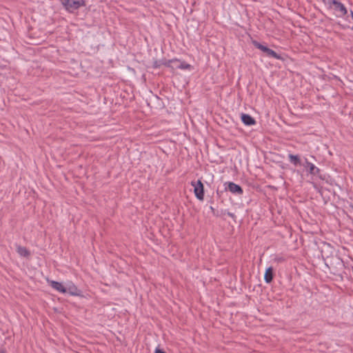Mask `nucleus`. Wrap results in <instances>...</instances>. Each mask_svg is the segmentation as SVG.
<instances>
[{"label": "nucleus", "instance_id": "1", "mask_svg": "<svg viewBox=\"0 0 353 353\" xmlns=\"http://www.w3.org/2000/svg\"><path fill=\"white\" fill-rule=\"evenodd\" d=\"M62 5L70 12H72L83 5V0H60Z\"/></svg>", "mask_w": 353, "mask_h": 353}, {"label": "nucleus", "instance_id": "3", "mask_svg": "<svg viewBox=\"0 0 353 353\" xmlns=\"http://www.w3.org/2000/svg\"><path fill=\"white\" fill-rule=\"evenodd\" d=\"M192 185L194 187V192L196 197L202 201L203 199V185L202 182L199 180L196 182H192Z\"/></svg>", "mask_w": 353, "mask_h": 353}, {"label": "nucleus", "instance_id": "9", "mask_svg": "<svg viewBox=\"0 0 353 353\" xmlns=\"http://www.w3.org/2000/svg\"><path fill=\"white\" fill-rule=\"evenodd\" d=\"M241 120L245 125H252L255 123L254 119L249 114H242Z\"/></svg>", "mask_w": 353, "mask_h": 353}, {"label": "nucleus", "instance_id": "15", "mask_svg": "<svg viewBox=\"0 0 353 353\" xmlns=\"http://www.w3.org/2000/svg\"><path fill=\"white\" fill-rule=\"evenodd\" d=\"M228 215H229L230 216H231V217H232V218L234 216V214H233L232 213L228 212Z\"/></svg>", "mask_w": 353, "mask_h": 353}, {"label": "nucleus", "instance_id": "7", "mask_svg": "<svg viewBox=\"0 0 353 353\" xmlns=\"http://www.w3.org/2000/svg\"><path fill=\"white\" fill-rule=\"evenodd\" d=\"M48 282L50 283V286L52 288L57 290L58 292L66 293V288H65V286H63L62 283H59L57 281L50 280H48Z\"/></svg>", "mask_w": 353, "mask_h": 353}, {"label": "nucleus", "instance_id": "16", "mask_svg": "<svg viewBox=\"0 0 353 353\" xmlns=\"http://www.w3.org/2000/svg\"><path fill=\"white\" fill-rule=\"evenodd\" d=\"M351 16L353 18V12L352 11H351Z\"/></svg>", "mask_w": 353, "mask_h": 353}, {"label": "nucleus", "instance_id": "11", "mask_svg": "<svg viewBox=\"0 0 353 353\" xmlns=\"http://www.w3.org/2000/svg\"><path fill=\"white\" fill-rule=\"evenodd\" d=\"M17 252L20 256L23 257H28L30 255V252L26 248L20 245L17 246Z\"/></svg>", "mask_w": 353, "mask_h": 353}, {"label": "nucleus", "instance_id": "8", "mask_svg": "<svg viewBox=\"0 0 353 353\" xmlns=\"http://www.w3.org/2000/svg\"><path fill=\"white\" fill-rule=\"evenodd\" d=\"M65 288H66V292L69 293L70 295L79 296L81 294L77 288L71 283L67 284Z\"/></svg>", "mask_w": 353, "mask_h": 353}, {"label": "nucleus", "instance_id": "13", "mask_svg": "<svg viewBox=\"0 0 353 353\" xmlns=\"http://www.w3.org/2000/svg\"><path fill=\"white\" fill-rule=\"evenodd\" d=\"M161 63L159 61H155V62L154 63V67H155V68H158V67H159V66L161 65Z\"/></svg>", "mask_w": 353, "mask_h": 353}, {"label": "nucleus", "instance_id": "4", "mask_svg": "<svg viewBox=\"0 0 353 353\" xmlns=\"http://www.w3.org/2000/svg\"><path fill=\"white\" fill-rule=\"evenodd\" d=\"M253 44L256 48H257L258 49H260L263 52H265L267 54V55H268L270 57H274L277 59H279L281 58L280 56L278 55L274 51L267 48L266 46L261 45L259 42L254 41Z\"/></svg>", "mask_w": 353, "mask_h": 353}, {"label": "nucleus", "instance_id": "6", "mask_svg": "<svg viewBox=\"0 0 353 353\" xmlns=\"http://www.w3.org/2000/svg\"><path fill=\"white\" fill-rule=\"evenodd\" d=\"M225 185H228L227 188H228V190L232 193L239 194L243 193L242 188L239 185L235 184L234 183L229 182V183H225Z\"/></svg>", "mask_w": 353, "mask_h": 353}, {"label": "nucleus", "instance_id": "12", "mask_svg": "<svg viewBox=\"0 0 353 353\" xmlns=\"http://www.w3.org/2000/svg\"><path fill=\"white\" fill-rule=\"evenodd\" d=\"M289 159L292 163H293L294 165H298L300 163V159L297 155L294 154H290Z\"/></svg>", "mask_w": 353, "mask_h": 353}, {"label": "nucleus", "instance_id": "17", "mask_svg": "<svg viewBox=\"0 0 353 353\" xmlns=\"http://www.w3.org/2000/svg\"><path fill=\"white\" fill-rule=\"evenodd\" d=\"M352 208H353V205H352Z\"/></svg>", "mask_w": 353, "mask_h": 353}, {"label": "nucleus", "instance_id": "10", "mask_svg": "<svg viewBox=\"0 0 353 353\" xmlns=\"http://www.w3.org/2000/svg\"><path fill=\"white\" fill-rule=\"evenodd\" d=\"M273 279V270L272 268H268L265 273L264 279L266 283H269L272 281Z\"/></svg>", "mask_w": 353, "mask_h": 353}, {"label": "nucleus", "instance_id": "5", "mask_svg": "<svg viewBox=\"0 0 353 353\" xmlns=\"http://www.w3.org/2000/svg\"><path fill=\"white\" fill-rule=\"evenodd\" d=\"M303 165L308 170V172L312 175H317L320 172V170L317 167H316L313 163L309 162L307 159H305Z\"/></svg>", "mask_w": 353, "mask_h": 353}, {"label": "nucleus", "instance_id": "2", "mask_svg": "<svg viewBox=\"0 0 353 353\" xmlns=\"http://www.w3.org/2000/svg\"><path fill=\"white\" fill-rule=\"evenodd\" d=\"M165 65L168 67H171L172 69L180 68L182 70H190L192 68L191 65L185 63L180 62L179 60H170Z\"/></svg>", "mask_w": 353, "mask_h": 353}, {"label": "nucleus", "instance_id": "14", "mask_svg": "<svg viewBox=\"0 0 353 353\" xmlns=\"http://www.w3.org/2000/svg\"><path fill=\"white\" fill-rule=\"evenodd\" d=\"M155 353H165V352L163 351H162L161 350L157 348Z\"/></svg>", "mask_w": 353, "mask_h": 353}]
</instances>
